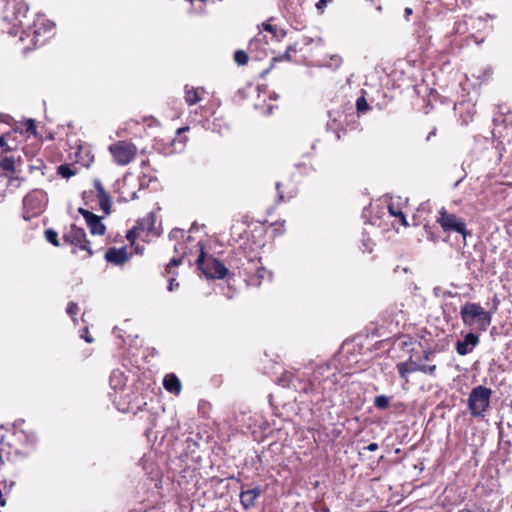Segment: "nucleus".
Instances as JSON below:
<instances>
[{
	"mask_svg": "<svg viewBox=\"0 0 512 512\" xmlns=\"http://www.w3.org/2000/svg\"><path fill=\"white\" fill-rule=\"evenodd\" d=\"M83 331H84L85 335H81V337H83L87 343H92L93 342V338L88 336V329L84 328Z\"/></svg>",
	"mask_w": 512,
	"mask_h": 512,
	"instance_id": "5fc2aeb1",
	"label": "nucleus"
},
{
	"mask_svg": "<svg viewBox=\"0 0 512 512\" xmlns=\"http://www.w3.org/2000/svg\"><path fill=\"white\" fill-rule=\"evenodd\" d=\"M23 423H24V420H23V419L16 420V421L13 423V425H12V426H13V432H14L15 430H19V429H20L19 427H20Z\"/></svg>",
	"mask_w": 512,
	"mask_h": 512,
	"instance_id": "864d4df0",
	"label": "nucleus"
},
{
	"mask_svg": "<svg viewBox=\"0 0 512 512\" xmlns=\"http://www.w3.org/2000/svg\"><path fill=\"white\" fill-rule=\"evenodd\" d=\"M0 148L2 149L3 152H9L11 151L12 149L8 146L6 140H5V137L4 136H0Z\"/></svg>",
	"mask_w": 512,
	"mask_h": 512,
	"instance_id": "49530a36",
	"label": "nucleus"
},
{
	"mask_svg": "<svg viewBox=\"0 0 512 512\" xmlns=\"http://www.w3.org/2000/svg\"><path fill=\"white\" fill-rule=\"evenodd\" d=\"M447 6L455 7L457 6V0H444Z\"/></svg>",
	"mask_w": 512,
	"mask_h": 512,
	"instance_id": "13d9d810",
	"label": "nucleus"
},
{
	"mask_svg": "<svg viewBox=\"0 0 512 512\" xmlns=\"http://www.w3.org/2000/svg\"><path fill=\"white\" fill-rule=\"evenodd\" d=\"M457 512H471V510H470V509H468V508H463V509H460V510H459V511H457Z\"/></svg>",
	"mask_w": 512,
	"mask_h": 512,
	"instance_id": "774afa93",
	"label": "nucleus"
},
{
	"mask_svg": "<svg viewBox=\"0 0 512 512\" xmlns=\"http://www.w3.org/2000/svg\"><path fill=\"white\" fill-rule=\"evenodd\" d=\"M418 370L424 374H428L430 376H435L436 373V365H426L418 363Z\"/></svg>",
	"mask_w": 512,
	"mask_h": 512,
	"instance_id": "473e14b6",
	"label": "nucleus"
},
{
	"mask_svg": "<svg viewBox=\"0 0 512 512\" xmlns=\"http://www.w3.org/2000/svg\"><path fill=\"white\" fill-rule=\"evenodd\" d=\"M78 212L85 218L86 223L88 222V219L93 218V216L95 215L94 213H92L84 208H79Z\"/></svg>",
	"mask_w": 512,
	"mask_h": 512,
	"instance_id": "37998d69",
	"label": "nucleus"
},
{
	"mask_svg": "<svg viewBox=\"0 0 512 512\" xmlns=\"http://www.w3.org/2000/svg\"><path fill=\"white\" fill-rule=\"evenodd\" d=\"M264 279L271 281L272 273L268 271L265 267L260 266L256 269L255 274L249 278V283L251 285L260 286L261 281Z\"/></svg>",
	"mask_w": 512,
	"mask_h": 512,
	"instance_id": "412c9836",
	"label": "nucleus"
},
{
	"mask_svg": "<svg viewBox=\"0 0 512 512\" xmlns=\"http://www.w3.org/2000/svg\"><path fill=\"white\" fill-rule=\"evenodd\" d=\"M431 352L425 351L423 354V360H429L430 359Z\"/></svg>",
	"mask_w": 512,
	"mask_h": 512,
	"instance_id": "680f3d73",
	"label": "nucleus"
},
{
	"mask_svg": "<svg viewBox=\"0 0 512 512\" xmlns=\"http://www.w3.org/2000/svg\"><path fill=\"white\" fill-rule=\"evenodd\" d=\"M57 173L62 177L69 179L70 177L76 174V171L73 170L68 164H61L57 167Z\"/></svg>",
	"mask_w": 512,
	"mask_h": 512,
	"instance_id": "393cba45",
	"label": "nucleus"
},
{
	"mask_svg": "<svg viewBox=\"0 0 512 512\" xmlns=\"http://www.w3.org/2000/svg\"><path fill=\"white\" fill-rule=\"evenodd\" d=\"M178 287L179 283L176 281V279L174 277L170 278L167 286L168 291L172 292Z\"/></svg>",
	"mask_w": 512,
	"mask_h": 512,
	"instance_id": "a18cd8bd",
	"label": "nucleus"
},
{
	"mask_svg": "<svg viewBox=\"0 0 512 512\" xmlns=\"http://www.w3.org/2000/svg\"><path fill=\"white\" fill-rule=\"evenodd\" d=\"M179 249H184V244H178V245H175V247H174V251H175L176 253H178V252H179Z\"/></svg>",
	"mask_w": 512,
	"mask_h": 512,
	"instance_id": "052dcab7",
	"label": "nucleus"
},
{
	"mask_svg": "<svg viewBox=\"0 0 512 512\" xmlns=\"http://www.w3.org/2000/svg\"><path fill=\"white\" fill-rule=\"evenodd\" d=\"M413 13V10L410 7H406L404 10V17L408 20L409 16Z\"/></svg>",
	"mask_w": 512,
	"mask_h": 512,
	"instance_id": "6e6d98bb",
	"label": "nucleus"
},
{
	"mask_svg": "<svg viewBox=\"0 0 512 512\" xmlns=\"http://www.w3.org/2000/svg\"><path fill=\"white\" fill-rule=\"evenodd\" d=\"M200 247V253L196 260V264L201 272L208 279H223L228 274V269L218 259L210 256L206 258L204 246L198 243Z\"/></svg>",
	"mask_w": 512,
	"mask_h": 512,
	"instance_id": "20e7f679",
	"label": "nucleus"
},
{
	"mask_svg": "<svg viewBox=\"0 0 512 512\" xmlns=\"http://www.w3.org/2000/svg\"><path fill=\"white\" fill-rule=\"evenodd\" d=\"M78 312V305L75 302H69L66 307V313L70 316L76 315Z\"/></svg>",
	"mask_w": 512,
	"mask_h": 512,
	"instance_id": "ea45409f",
	"label": "nucleus"
},
{
	"mask_svg": "<svg viewBox=\"0 0 512 512\" xmlns=\"http://www.w3.org/2000/svg\"><path fill=\"white\" fill-rule=\"evenodd\" d=\"M397 370L401 379H403L405 382H408V375L410 373L419 371L418 363L412 361L411 359L409 361L400 362L397 364Z\"/></svg>",
	"mask_w": 512,
	"mask_h": 512,
	"instance_id": "dca6fc26",
	"label": "nucleus"
},
{
	"mask_svg": "<svg viewBox=\"0 0 512 512\" xmlns=\"http://www.w3.org/2000/svg\"><path fill=\"white\" fill-rule=\"evenodd\" d=\"M126 380L127 378L122 370L114 369L110 374L109 384L112 389L118 390L125 387Z\"/></svg>",
	"mask_w": 512,
	"mask_h": 512,
	"instance_id": "a211bd4d",
	"label": "nucleus"
},
{
	"mask_svg": "<svg viewBox=\"0 0 512 512\" xmlns=\"http://www.w3.org/2000/svg\"><path fill=\"white\" fill-rule=\"evenodd\" d=\"M54 26L55 24L53 22L38 16L37 20L33 22V25H27L23 30V36L20 38L32 37L34 45H43L51 34Z\"/></svg>",
	"mask_w": 512,
	"mask_h": 512,
	"instance_id": "0eeeda50",
	"label": "nucleus"
},
{
	"mask_svg": "<svg viewBox=\"0 0 512 512\" xmlns=\"http://www.w3.org/2000/svg\"><path fill=\"white\" fill-rule=\"evenodd\" d=\"M460 317L464 326L485 332L492 322L493 311L485 310L480 303L466 302L460 308Z\"/></svg>",
	"mask_w": 512,
	"mask_h": 512,
	"instance_id": "f03ea898",
	"label": "nucleus"
},
{
	"mask_svg": "<svg viewBox=\"0 0 512 512\" xmlns=\"http://www.w3.org/2000/svg\"><path fill=\"white\" fill-rule=\"evenodd\" d=\"M28 12V6L21 0H13L11 3H7L5 8L4 19L8 21H15L14 26H19L22 31L27 27L23 23V19L26 18Z\"/></svg>",
	"mask_w": 512,
	"mask_h": 512,
	"instance_id": "9b49d317",
	"label": "nucleus"
},
{
	"mask_svg": "<svg viewBox=\"0 0 512 512\" xmlns=\"http://www.w3.org/2000/svg\"><path fill=\"white\" fill-rule=\"evenodd\" d=\"M499 303H500V301H499L498 297L495 295L492 299V307L490 308L489 311H493V314H494L498 309Z\"/></svg>",
	"mask_w": 512,
	"mask_h": 512,
	"instance_id": "09e8293b",
	"label": "nucleus"
},
{
	"mask_svg": "<svg viewBox=\"0 0 512 512\" xmlns=\"http://www.w3.org/2000/svg\"><path fill=\"white\" fill-rule=\"evenodd\" d=\"M201 98L198 95V89H195L193 87L189 88L188 86H185V101L188 105H194L197 102H199Z\"/></svg>",
	"mask_w": 512,
	"mask_h": 512,
	"instance_id": "b1692460",
	"label": "nucleus"
},
{
	"mask_svg": "<svg viewBox=\"0 0 512 512\" xmlns=\"http://www.w3.org/2000/svg\"><path fill=\"white\" fill-rule=\"evenodd\" d=\"M263 28H264V30L271 32V33H273L274 36H276L277 32H276L275 26L268 24V23H264Z\"/></svg>",
	"mask_w": 512,
	"mask_h": 512,
	"instance_id": "8fccbe9b",
	"label": "nucleus"
},
{
	"mask_svg": "<svg viewBox=\"0 0 512 512\" xmlns=\"http://www.w3.org/2000/svg\"><path fill=\"white\" fill-rule=\"evenodd\" d=\"M104 258L107 262L114 265H122L129 260V255L127 253L126 247H112L106 251Z\"/></svg>",
	"mask_w": 512,
	"mask_h": 512,
	"instance_id": "2eb2a0df",
	"label": "nucleus"
},
{
	"mask_svg": "<svg viewBox=\"0 0 512 512\" xmlns=\"http://www.w3.org/2000/svg\"><path fill=\"white\" fill-rule=\"evenodd\" d=\"M185 231L183 229L174 228L169 233V238L171 240H179L184 238Z\"/></svg>",
	"mask_w": 512,
	"mask_h": 512,
	"instance_id": "f704fd0d",
	"label": "nucleus"
},
{
	"mask_svg": "<svg viewBox=\"0 0 512 512\" xmlns=\"http://www.w3.org/2000/svg\"><path fill=\"white\" fill-rule=\"evenodd\" d=\"M479 335L474 332H468L464 335L463 340H459L455 344V350L460 356L471 353L479 344Z\"/></svg>",
	"mask_w": 512,
	"mask_h": 512,
	"instance_id": "ddd939ff",
	"label": "nucleus"
},
{
	"mask_svg": "<svg viewBox=\"0 0 512 512\" xmlns=\"http://www.w3.org/2000/svg\"><path fill=\"white\" fill-rule=\"evenodd\" d=\"M356 110L359 114H363V113L367 112L368 110H370V106L364 96H360L356 100Z\"/></svg>",
	"mask_w": 512,
	"mask_h": 512,
	"instance_id": "c85d7f7f",
	"label": "nucleus"
},
{
	"mask_svg": "<svg viewBox=\"0 0 512 512\" xmlns=\"http://www.w3.org/2000/svg\"><path fill=\"white\" fill-rule=\"evenodd\" d=\"M454 110L459 114L461 123L467 125L472 121L476 113L475 104L469 101H461L454 104Z\"/></svg>",
	"mask_w": 512,
	"mask_h": 512,
	"instance_id": "4468645a",
	"label": "nucleus"
},
{
	"mask_svg": "<svg viewBox=\"0 0 512 512\" xmlns=\"http://www.w3.org/2000/svg\"><path fill=\"white\" fill-rule=\"evenodd\" d=\"M281 186H282L281 182H277V183H276L277 198H278L277 202H278V203H279V202H282V201H284V200L286 199V197L284 196V194H283V192H282V190H281ZM293 196H294V194L290 193V194L287 196V199H291Z\"/></svg>",
	"mask_w": 512,
	"mask_h": 512,
	"instance_id": "e433bc0d",
	"label": "nucleus"
},
{
	"mask_svg": "<svg viewBox=\"0 0 512 512\" xmlns=\"http://www.w3.org/2000/svg\"><path fill=\"white\" fill-rule=\"evenodd\" d=\"M63 241L86 251L87 257L93 255V250L90 247V242L86 238L85 230L75 224H72L70 229L63 234Z\"/></svg>",
	"mask_w": 512,
	"mask_h": 512,
	"instance_id": "9d476101",
	"label": "nucleus"
},
{
	"mask_svg": "<svg viewBox=\"0 0 512 512\" xmlns=\"http://www.w3.org/2000/svg\"><path fill=\"white\" fill-rule=\"evenodd\" d=\"M273 108H274V106L270 105V106L268 107V109H267L266 114H267V115L272 114V112H273Z\"/></svg>",
	"mask_w": 512,
	"mask_h": 512,
	"instance_id": "69168bd1",
	"label": "nucleus"
},
{
	"mask_svg": "<svg viewBox=\"0 0 512 512\" xmlns=\"http://www.w3.org/2000/svg\"><path fill=\"white\" fill-rule=\"evenodd\" d=\"M263 492L264 489L261 485L248 487L247 485L241 484L239 498L243 509L248 511L254 508L256 506L257 499L262 495Z\"/></svg>",
	"mask_w": 512,
	"mask_h": 512,
	"instance_id": "f8f14e48",
	"label": "nucleus"
},
{
	"mask_svg": "<svg viewBox=\"0 0 512 512\" xmlns=\"http://www.w3.org/2000/svg\"><path fill=\"white\" fill-rule=\"evenodd\" d=\"M332 60L335 62V65L338 66L340 64V58L338 56H334Z\"/></svg>",
	"mask_w": 512,
	"mask_h": 512,
	"instance_id": "e2e57ef3",
	"label": "nucleus"
},
{
	"mask_svg": "<svg viewBox=\"0 0 512 512\" xmlns=\"http://www.w3.org/2000/svg\"><path fill=\"white\" fill-rule=\"evenodd\" d=\"M14 435L17 440L27 446L34 447L37 442V437L33 432H29L23 429L15 430Z\"/></svg>",
	"mask_w": 512,
	"mask_h": 512,
	"instance_id": "aec40b11",
	"label": "nucleus"
},
{
	"mask_svg": "<svg viewBox=\"0 0 512 512\" xmlns=\"http://www.w3.org/2000/svg\"><path fill=\"white\" fill-rule=\"evenodd\" d=\"M278 383L287 388H292L300 394H305L310 387V378L305 373L285 371L278 378Z\"/></svg>",
	"mask_w": 512,
	"mask_h": 512,
	"instance_id": "1a4fd4ad",
	"label": "nucleus"
},
{
	"mask_svg": "<svg viewBox=\"0 0 512 512\" xmlns=\"http://www.w3.org/2000/svg\"><path fill=\"white\" fill-rule=\"evenodd\" d=\"M373 250L370 239L362 240V251L371 253Z\"/></svg>",
	"mask_w": 512,
	"mask_h": 512,
	"instance_id": "79ce46f5",
	"label": "nucleus"
},
{
	"mask_svg": "<svg viewBox=\"0 0 512 512\" xmlns=\"http://www.w3.org/2000/svg\"><path fill=\"white\" fill-rule=\"evenodd\" d=\"M456 296H458V293L452 292L451 290H448V289L443 290L442 294H441L442 298H454Z\"/></svg>",
	"mask_w": 512,
	"mask_h": 512,
	"instance_id": "de8ad7c7",
	"label": "nucleus"
},
{
	"mask_svg": "<svg viewBox=\"0 0 512 512\" xmlns=\"http://www.w3.org/2000/svg\"><path fill=\"white\" fill-rule=\"evenodd\" d=\"M0 167L6 171L13 172L15 170V160L13 157H4L0 160Z\"/></svg>",
	"mask_w": 512,
	"mask_h": 512,
	"instance_id": "c756f323",
	"label": "nucleus"
},
{
	"mask_svg": "<svg viewBox=\"0 0 512 512\" xmlns=\"http://www.w3.org/2000/svg\"><path fill=\"white\" fill-rule=\"evenodd\" d=\"M94 187H95V189L97 191V197L98 198L104 197V196L108 195L107 192L105 191V189H104V187H103V185H102L100 180H98V179L94 180Z\"/></svg>",
	"mask_w": 512,
	"mask_h": 512,
	"instance_id": "c9c22d12",
	"label": "nucleus"
},
{
	"mask_svg": "<svg viewBox=\"0 0 512 512\" xmlns=\"http://www.w3.org/2000/svg\"><path fill=\"white\" fill-rule=\"evenodd\" d=\"M47 195L42 190H33L23 198V218L30 220L44 211L47 204Z\"/></svg>",
	"mask_w": 512,
	"mask_h": 512,
	"instance_id": "423d86ee",
	"label": "nucleus"
},
{
	"mask_svg": "<svg viewBox=\"0 0 512 512\" xmlns=\"http://www.w3.org/2000/svg\"><path fill=\"white\" fill-rule=\"evenodd\" d=\"M278 97H279V96H278V94H276V93H272V94L270 95V99H272V100H277V99H278Z\"/></svg>",
	"mask_w": 512,
	"mask_h": 512,
	"instance_id": "338daca9",
	"label": "nucleus"
},
{
	"mask_svg": "<svg viewBox=\"0 0 512 512\" xmlns=\"http://www.w3.org/2000/svg\"><path fill=\"white\" fill-rule=\"evenodd\" d=\"M436 132H437V129L434 127L430 132L429 134L427 135L426 137V140L429 141L433 136L436 135Z\"/></svg>",
	"mask_w": 512,
	"mask_h": 512,
	"instance_id": "4d7b16f0",
	"label": "nucleus"
},
{
	"mask_svg": "<svg viewBox=\"0 0 512 512\" xmlns=\"http://www.w3.org/2000/svg\"><path fill=\"white\" fill-rule=\"evenodd\" d=\"M140 232L138 231V229H136V227L134 226L131 230H129L126 234V238L127 240L133 245L134 244V241L137 237V235H139Z\"/></svg>",
	"mask_w": 512,
	"mask_h": 512,
	"instance_id": "4c0bfd02",
	"label": "nucleus"
},
{
	"mask_svg": "<svg viewBox=\"0 0 512 512\" xmlns=\"http://www.w3.org/2000/svg\"><path fill=\"white\" fill-rule=\"evenodd\" d=\"M109 151L116 164L120 166L128 165L137 154V147L128 141H117L109 146Z\"/></svg>",
	"mask_w": 512,
	"mask_h": 512,
	"instance_id": "6e6552de",
	"label": "nucleus"
},
{
	"mask_svg": "<svg viewBox=\"0 0 512 512\" xmlns=\"http://www.w3.org/2000/svg\"><path fill=\"white\" fill-rule=\"evenodd\" d=\"M234 60L238 65L243 66L247 64L249 57L244 50H237L234 53Z\"/></svg>",
	"mask_w": 512,
	"mask_h": 512,
	"instance_id": "7c9ffc66",
	"label": "nucleus"
},
{
	"mask_svg": "<svg viewBox=\"0 0 512 512\" xmlns=\"http://www.w3.org/2000/svg\"><path fill=\"white\" fill-rule=\"evenodd\" d=\"M143 249H144L143 247L136 246V247H135V252H136L137 254H142Z\"/></svg>",
	"mask_w": 512,
	"mask_h": 512,
	"instance_id": "0e129e2a",
	"label": "nucleus"
},
{
	"mask_svg": "<svg viewBox=\"0 0 512 512\" xmlns=\"http://www.w3.org/2000/svg\"><path fill=\"white\" fill-rule=\"evenodd\" d=\"M163 385L168 392L178 394L181 391L180 380L174 374L166 375Z\"/></svg>",
	"mask_w": 512,
	"mask_h": 512,
	"instance_id": "4be33fe9",
	"label": "nucleus"
},
{
	"mask_svg": "<svg viewBox=\"0 0 512 512\" xmlns=\"http://www.w3.org/2000/svg\"><path fill=\"white\" fill-rule=\"evenodd\" d=\"M332 0H319L316 4V7L318 9H323L324 7H326L327 3L331 2Z\"/></svg>",
	"mask_w": 512,
	"mask_h": 512,
	"instance_id": "603ef678",
	"label": "nucleus"
},
{
	"mask_svg": "<svg viewBox=\"0 0 512 512\" xmlns=\"http://www.w3.org/2000/svg\"><path fill=\"white\" fill-rule=\"evenodd\" d=\"M388 211L392 216L399 218L402 225L408 226L406 216L400 209L395 208L393 204H389Z\"/></svg>",
	"mask_w": 512,
	"mask_h": 512,
	"instance_id": "a878e982",
	"label": "nucleus"
},
{
	"mask_svg": "<svg viewBox=\"0 0 512 512\" xmlns=\"http://www.w3.org/2000/svg\"><path fill=\"white\" fill-rule=\"evenodd\" d=\"M364 449L368 450L370 452H374V451H376L378 449V444L375 443V442H372L369 445H367Z\"/></svg>",
	"mask_w": 512,
	"mask_h": 512,
	"instance_id": "3c124183",
	"label": "nucleus"
},
{
	"mask_svg": "<svg viewBox=\"0 0 512 512\" xmlns=\"http://www.w3.org/2000/svg\"><path fill=\"white\" fill-rule=\"evenodd\" d=\"M182 260H183V256L173 257V258L169 261V263L166 265V268H165L166 272H167L168 274L172 273V272H171V268H172V267H177V266H179V265L182 263Z\"/></svg>",
	"mask_w": 512,
	"mask_h": 512,
	"instance_id": "72a5a7b5",
	"label": "nucleus"
},
{
	"mask_svg": "<svg viewBox=\"0 0 512 512\" xmlns=\"http://www.w3.org/2000/svg\"><path fill=\"white\" fill-rule=\"evenodd\" d=\"M296 52V46L295 45H290L287 47L284 55H283V58L287 61H290L291 58H292V53H295Z\"/></svg>",
	"mask_w": 512,
	"mask_h": 512,
	"instance_id": "a19ab883",
	"label": "nucleus"
},
{
	"mask_svg": "<svg viewBox=\"0 0 512 512\" xmlns=\"http://www.w3.org/2000/svg\"><path fill=\"white\" fill-rule=\"evenodd\" d=\"M390 403V398L386 395H378L374 399V405L376 408L380 410H385L388 408Z\"/></svg>",
	"mask_w": 512,
	"mask_h": 512,
	"instance_id": "bb28decb",
	"label": "nucleus"
},
{
	"mask_svg": "<svg viewBox=\"0 0 512 512\" xmlns=\"http://www.w3.org/2000/svg\"><path fill=\"white\" fill-rule=\"evenodd\" d=\"M329 121L326 124V129L328 131H332L336 135V139H341V125L338 124V118L340 117V113L338 111H328Z\"/></svg>",
	"mask_w": 512,
	"mask_h": 512,
	"instance_id": "6ab92c4d",
	"label": "nucleus"
},
{
	"mask_svg": "<svg viewBox=\"0 0 512 512\" xmlns=\"http://www.w3.org/2000/svg\"><path fill=\"white\" fill-rule=\"evenodd\" d=\"M78 212L85 218L86 223L88 222V219L93 218V216L95 215L94 213H92L84 208H79Z\"/></svg>",
	"mask_w": 512,
	"mask_h": 512,
	"instance_id": "c03bdc74",
	"label": "nucleus"
},
{
	"mask_svg": "<svg viewBox=\"0 0 512 512\" xmlns=\"http://www.w3.org/2000/svg\"><path fill=\"white\" fill-rule=\"evenodd\" d=\"M438 214L437 223L441 226L444 232L458 233L462 235L464 240L467 238V236H471V232L467 229L463 218L458 217L454 213L447 212L444 207L439 210Z\"/></svg>",
	"mask_w": 512,
	"mask_h": 512,
	"instance_id": "39448f33",
	"label": "nucleus"
},
{
	"mask_svg": "<svg viewBox=\"0 0 512 512\" xmlns=\"http://www.w3.org/2000/svg\"><path fill=\"white\" fill-rule=\"evenodd\" d=\"M87 226L90 229V233L93 235H104L106 231L105 225L101 222V219L96 214L93 218L88 219Z\"/></svg>",
	"mask_w": 512,
	"mask_h": 512,
	"instance_id": "5701e85b",
	"label": "nucleus"
},
{
	"mask_svg": "<svg viewBox=\"0 0 512 512\" xmlns=\"http://www.w3.org/2000/svg\"><path fill=\"white\" fill-rule=\"evenodd\" d=\"M98 199H99V205H100L101 209L106 214H109L110 213V207H111V199H110L109 195H106L104 197H100Z\"/></svg>",
	"mask_w": 512,
	"mask_h": 512,
	"instance_id": "2f4dec72",
	"label": "nucleus"
},
{
	"mask_svg": "<svg viewBox=\"0 0 512 512\" xmlns=\"http://www.w3.org/2000/svg\"><path fill=\"white\" fill-rule=\"evenodd\" d=\"M330 370L328 364L320 365L315 369L312 376L310 377V387L304 395L308 397L309 402L312 405H318L325 402L330 398L329 387L330 385L336 384V374L332 373L331 376H324L325 372Z\"/></svg>",
	"mask_w": 512,
	"mask_h": 512,
	"instance_id": "f257e3e1",
	"label": "nucleus"
},
{
	"mask_svg": "<svg viewBox=\"0 0 512 512\" xmlns=\"http://www.w3.org/2000/svg\"><path fill=\"white\" fill-rule=\"evenodd\" d=\"M491 395L492 390L483 385H478L471 390L467 402L472 416L484 418L490 405Z\"/></svg>",
	"mask_w": 512,
	"mask_h": 512,
	"instance_id": "7ed1b4c3",
	"label": "nucleus"
},
{
	"mask_svg": "<svg viewBox=\"0 0 512 512\" xmlns=\"http://www.w3.org/2000/svg\"><path fill=\"white\" fill-rule=\"evenodd\" d=\"M442 291H443V289L441 287H435L434 290H433L434 295L437 296V297L441 296Z\"/></svg>",
	"mask_w": 512,
	"mask_h": 512,
	"instance_id": "bf43d9fd",
	"label": "nucleus"
},
{
	"mask_svg": "<svg viewBox=\"0 0 512 512\" xmlns=\"http://www.w3.org/2000/svg\"><path fill=\"white\" fill-rule=\"evenodd\" d=\"M45 238L46 240L51 243L53 246L58 247L60 246V242L58 240V233L53 229H47L45 231Z\"/></svg>",
	"mask_w": 512,
	"mask_h": 512,
	"instance_id": "cd10ccee",
	"label": "nucleus"
},
{
	"mask_svg": "<svg viewBox=\"0 0 512 512\" xmlns=\"http://www.w3.org/2000/svg\"><path fill=\"white\" fill-rule=\"evenodd\" d=\"M25 127H26V132L30 133V134H33L35 135L36 134V124H35V120L33 119H28L26 122H25Z\"/></svg>",
	"mask_w": 512,
	"mask_h": 512,
	"instance_id": "58836bf2",
	"label": "nucleus"
},
{
	"mask_svg": "<svg viewBox=\"0 0 512 512\" xmlns=\"http://www.w3.org/2000/svg\"><path fill=\"white\" fill-rule=\"evenodd\" d=\"M155 222H156L155 214L153 212H150L147 214L146 217L139 219L136 222L135 227H136V229H138V231L140 233L141 232L149 233V232H153Z\"/></svg>",
	"mask_w": 512,
	"mask_h": 512,
	"instance_id": "f3484780",
	"label": "nucleus"
}]
</instances>
